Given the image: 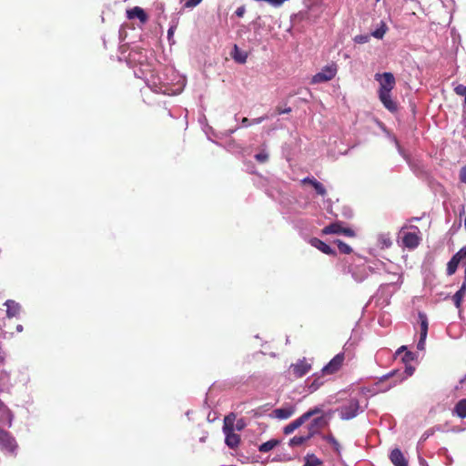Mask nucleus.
Masks as SVG:
<instances>
[{"label":"nucleus","instance_id":"nucleus-1","mask_svg":"<svg viewBox=\"0 0 466 466\" xmlns=\"http://www.w3.org/2000/svg\"><path fill=\"white\" fill-rule=\"evenodd\" d=\"M223 432L225 434V443L230 449H236L240 444V435L234 432V420L230 416L224 419Z\"/></svg>","mask_w":466,"mask_h":466},{"label":"nucleus","instance_id":"nucleus-2","mask_svg":"<svg viewBox=\"0 0 466 466\" xmlns=\"http://www.w3.org/2000/svg\"><path fill=\"white\" fill-rule=\"evenodd\" d=\"M337 72H338L337 64L334 62H331L330 64L325 66L319 72L315 74L312 76L310 83L312 85H315V84H320V83H325V82L330 81L336 76Z\"/></svg>","mask_w":466,"mask_h":466},{"label":"nucleus","instance_id":"nucleus-3","mask_svg":"<svg viewBox=\"0 0 466 466\" xmlns=\"http://www.w3.org/2000/svg\"><path fill=\"white\" fill-rule=\"evenodd\" d=\"M359 410V400L356 399H350L347 402L342 404L338 409V411L339 413L340 419L348 420L356 417L358 415Z\"/></svg>","mask_w":466,"mask_h":466},{"label":"nucleus","instance_id":"nucleus-4","mask_svg":"<svg viewBox=\"0 0 466 466\" xmlns=\"http://www.w3.org/2000/svg\"><path fill=\"white\" fill-rule=\"evenodd\" d=\"M374 77L380 83L379 92H391L395 87V77L390 72L377 73Z\"/></svg>","mask_w":466,"mask_h":466},{"label":"nucleus","instance_id":"nucleus-5","mask_svg":"<svg viewBox=\"0 0 466 466\" xmlns=\"http://www.w3.org/2000/svg\"><path fill=\"white\" fill-rule=\"evenodd\" d=\"M321 232L324 235L342 234L350 238L355 237V231L350 228L343 227L341 222L331 223L326 226L324 228H322Z\"/></svg>","mask_w":466,"mask_h":466},{"label":"nucleus","instance_id":"nucleus-6","mask_svg":"<svg viewBox=\"0 0 466 466\" xmlns=\"http://www.w3.org/2000/svg\"><path fill=\"white\" fill-rule=\"evenodd\" d=\"M413 232H403L402 236L403 246L410 249L416 248L420 242V237L419 236V228L417 227H413Z\"/></svg>","mask_w":466,"mask_h":466},{"label":"nucleus","instance_id":"nucleus-7","mask_svg":"<svg viewBox=\"0 0 466 466\" xmlns=\"http://www.w3.org/2000/svg\"><path fill=\"white\" fill-rule=\"evenodd\" d=\"M344 360V353L337 354L325 367H323L322 372L326 374L336 373L341 368Z\"/></svg>","mask_w":466,"mask_h":466},{"label":"nucleus","instance_id":"nucleus-8","mask_svg":"<svg viewBox=\"0 0 466 466\" xmlns=\"http://www.w3.org/2000/svg\"><path fill=\"white\" fill-rule=\"evenodd\" d=\"M311 369V365L309 364L305 359L299 360L297 363L290 366V370L295 377L301 378L306 375Z\"/></svg>","mask_w":466,"mask_h":466},{"label":"nucleus","instance_id":"nucleus-9","mask_svg":"<svg viewBox=\"0 0 466 466\" xmlns=\"http://www.w3.org/2000/svg\"><path fill=\"white\" fill-rule=\"evenodd\" d=\"M296 411L293 405L287 404L281 408L276 409L272 411L273 417L279 420H287L290 418Z\"/></svg>","mask_w":466,"mask_h":466},{"label":"nucleus","instance_id":"nucleus-10","mask_svg":"<svg viewBox=\"0 0 466 466\" xmlns=\"http://www.w3.org/2000/svg\"><path fill=\"white\" fill-rule=\"evenodd\" d=\"M391 92H379V98L383 106L390 112H395L398 108L397 103L391 97Z\"/></svg>","mask_w":466,"mask_h":466},{"label":"nucleus","instance_id":"nucleus-11","mask_svg":"<svg viewBox=\"0 0 466 466\" xmlns=\"http://www.w3.org/2000/svg\"><path fill=\"white\" fill-rule=\"evenodd\" d=\"M309 244L326 255L335 256L336 251L318 238H311Z\"/></svg>","mask_w":466,"mask_h":466},{"label":"nucleus","instance_id":"nucleus-12","mask_svg":"<svg viewBox=\"0 0 466 466\" xmlns=\"http://www.w3.org/2000/svg\"><path fill=\"white\" fill-rule=\"evenodd\" d=\"M127 16L128 19L138 18L139 21L143 24H145L148 19L146 12L139 6H135L131 9H128L127 11Z\"/></svg>","mask_w":466,"mask_h":466},{"label":"nucleus","instance_id":"nucleus-13","mask_svg":"<svg viewBox=\"0 0 466 466\" xmlns=\"http://www.w3.org/2000/svg\"><path fill=\"white\" fill-rule=\"evenodd\" d=\"M301 184H303V185H306V184L311 185L314 187V189L317 192V194L321 196V197H324L327 194V190H326L325 187L323 186V184L319 182L314 177H305V178H303L301 180Z\"/></svg>","mask_w":466,"mask_h":466},{"label":"nucleus","instance_id":"nucleus-14","mask_svg":"<svg viewBox=\"0 0 466 466\" xmlns=\"http://www.w3.org/2000/svg\"><path fill=\"white\" fill-rule=\"evenodd\" d=\"M390 460L395 466H408V461L404 458L401 451L398 448L391 451Z\"/></svg>","mask_w":466,"mask_h":466},{"label":"nucleus","instance_id":"nucleus-15","mask_svg":"<svg viewBox=\"0 0 466 466\" xmlns=\"http://www.w3.org/2000/svg\"><path fill=\"white\" fill-rule=\"evenodd\" d=\"M326 424L327 421L323 416L313 419L309 426V433H312L313 436L319 431V429L323 428Z\"/></svg>","mask_w":466,"mask_h":466},{"label":"nucleus","instance_id":"nucleus-16","mask_svg":"<svg viewBox=\"0 0 466 466\" xmlns=\"http://www.w3.org/2000/svg\"><path fill=\"white\" fill-rule=\"evenodd\" d=\"M5 306L7 317L13 318L19 314L21 307L17 302L9 299L5 302Z\"/></svg>","mask_w":466,"mask_h":466},{"label":"nucleus","instance_id":"nucleus-17","mask_svg":"<svg viewBox=\"0 0 466 466\" xmlns=\"http://www.w3.org/2000/svg\"><path fill=\"white\" fill-rule=\"evenodd\" d=\"M305 420L303 419L302 415L290 422L289 424L286 425L283 429V432L286 435L291 434L295 430L299 428L303 423H305Z\"/></svg>","mask_w":466,"mask_h":466},{"label":"nucleus","instance_id":"nucleus-18","mask_svg":"<svg viewBox=\"0 0 466 466\" xmlns=\"http://www.w3.org/2000/svg\"><path fill=\"white\" fill-rule=\"evenodd\" d=\"M466 295V284L462 283L460 289L453 295L452 301L457 309L461 307L463 298Z\"/></svg>","mask_w":466,"mask_h":466},{"label":"nucleus","instance_id":"nucleus-19","mask_svg":"<svg viewBox=\"0 0 466 466\" xmlns=\"http://www.w3.org/2000/svg\"><path fill=\"white\" fill-rule=\"evenodd\" d=\"M420 325V338L421 340H426L428 334V319L424 313H419Z\"/></svg>","mask_w":466,"mask_h":466},{"label":"nucleus","instance_id":"nucleus-20","mask_svg":"<svg viewBox=\"0 0 466 466\" xmlns=\"http://www.w3.org/2000/svg\"><path fill=\"white\" fill-rule=\"evenodd\" d=\"M454 413L461 418H466V399H462L457 402L454 408Z\"/></svg>","mask_w":466,"mask_h":466},{"label":"nucleus","instance_id":"nucleus-21","mask_svg":"<svg viewBox=\"0 0 466 466\" xmlns=\"http://www.w3.org/2000/svg\"><path fill=\"white\" fill-rule=\"evenodd\" d=\"M312 437V433H309L307 436H294L289 440V445L290 447L300 446Z\"/></svg>","mask_w":466,"mask_h":466},{"label":"nucleus","instance_id":"nucleus-22","mask_svg":"<svg viewBox=\"0 0 466 466\" xmlns=\"http://www.w3.org/2000/svg\"><path fill=\"white\" fill-rule=\"evenodd\" d=\"M460 263H461V261L459 260V258H457L455 255H453V257L451 258V260L447 264V269H446L447 275L448 276L453 275L456 272L457 268Z\"/></svg>","mask_w":466,"mask_h":466},{"label":"nucleus","instance_id":"nucleus-23","mask_svg":"<svg viewBox=\"0 0 466 466\" xmlns=\"http://www.w3.org/2000/svg\"><path fill=\"white\" fill-rule=\"evenodd\" d=\"M388 25L385 22L380 21V26L371 33V35L377 39H382L388 31Z\"/></svg>","mask_w":466,"mask_h":466},{"label":"nucleus","instance_id":"nucleus-24","mask_svg":"<svg viewBox=\"0 0 466 466\" xmlns=\"http://www.w3.org/2000/svg\"><path fill=\"white\" fill-rule=\"evenodd\" d=\"M392 242L389 234H380L378 236V245L381 248H388L391 246Z\"/></svg>","mask_w":466,"mask_h":466},{"label":"nucleus","instance_id":"nucleus-25","mask_svg":"<svg viewBox=\"0 0 466 466\" xmlns=\"http://www.w3.org/2000/svg\"><path fill=\"white\" fill-rule=\"evenodd\" d=\"M279 441H278L276 439L269 440V441L262 443L259 446L258 451L261 452H268V451L273 450L277 445H279Z\"/></svg>","mask_w":466,"mask_h":466},{"label":"nucleus","instance_id":"nucleus-26","mask_svg":"<svg viewBox=\"0 0 466 466\" xmlns=\"http://www.w3.org/2000/svg\"><path fill=\"white\" fill-rule=\"evenodd\" d=\"M334 243L337 244L338 248L342 254H350L352 252V248L345 242L340 239H336Z\"/></svg>","mask_w":466,"mask_h":466},{"label":"nucleus","instance_id":"nucleus-27","mask_svg":"<svg viewBox=\"0 0 466 466\" xmlns=\"http://www.w3.org/2000/svg\"><path fill=\"white\" fill-rule=\"evenodd\" d=\"M12 443V438L8 434V432L0 429V445L7 447Z\"/></svg>","mask_w":466,"mask_h":466},{"label":"nucleus","instance_id":"nucleus-28","mask_svg":"<svg viewBox=\"0 0 466 466\" xmlns=\"http://www.w3.org/2000/svg\"><path fill=\"white\" fill-rule=\"evenodd\" d=\"M321 464V461L317 458L315 455H308L306 457V461L303 466H319Z\"/></svg>","mask_w":466,"mask_h":466},{"label":"nucleus","instance_id":"nucleus-29","mask_svg":"<svg viewBox=\"0 0 466 466\" xmlns=\"http://www.w3.org/2000/svg\"><path fill=\"white\" fill-rule=\"evenodd\" d=\"M322 412V409L320 407H314L313 409L309 410L307 412L302 414L303 419L307 421L312 416L317 414H320Z\"/></svg>","mask_w":466,"mask_h":466},{"label":"nucleus","instance_id":"nucleus-30","mask_svg":"<svg viewBox=\"0 0 466 466\" xmlns=\"http://www.w3.org/2000/svg\"><path fill=\"white\" fill-rule=\"evenodd\" d=\"M324 439L333 446V449L337 451V452H339V449H340V445L339 443V441L335 439V437L331 434L329 435H327L324 437Z\"/></svg>","mask_w":466,"mask_h":466},{"label":"nucleus","instance_id":"nucleus-31","mask_svg":"<svg viewBox=\"0 0 466 466\" xmlns=\"http://www.w3.org/2000/svg\"><path fill=\"white\" fill-rule=\"evenodd\" d=\"M234 49H235V55L233 56L234 60L240 64L245 63L246 59H247V56L238 52V47L237 45H235Z\"/></svg>","mask_w":466,"mask_h":466},{"label":"nucleus","instance_id":"nucleus-32","mask_svg":"<svg viewBox=\"0 0 466 466\" xmlns=\"http://www.w3.org/2000/svg\"><path fill=\"white\" fill-rule=\"evenodd\" d=\"M268 158L269 156L266 151H261L255 155V159L259 163H266Z\"/></svg>","mask_w":466,"mask_h":466},{"label":"nucleus","instance_id":"nucleus-33","mask_svg":"<svg viewBox=\"0 0 466 466\" xmlns=\"http://www.w3.org/2000/svg\"><path fill=\"white\" fill-rule=\"evenodd\" d=\"M322 384H323V381H321L319 378H316L309 385V390L310 392H313V391L317 390Z\"/></svg>","mask_w":466,"mask_h":466},{"label":"nucleus","instance_id":"nucleus-34","mask_svg":"<svg viewBox=\"0 0 466 466\" xmlns=\"http://www.w3.org/2000/svg\"><path fill=\"white\" fill-rule=\"evenodd\" d=\"M370 35H358L354 37V41L357 44H365L370 41Z\"/></svg>","mask_w":466,"mask_h":466},{"label":"nucleus","instance_id":"nucleus-35","mask_svg":"<svg viewBox=\"0 0 466 466\" xmlns=\"http://www.w3.org/2000/svg\"><path fill=\"white\" fill-rule=\"evenodd\" d=\"M454 92L456 93V95L465 97L466 96V86L463 85H458L457 86H455Z\"/></svg>","mask_w":466,"mask_h":466},{"label":"nucleus","instance_id":"nucleus-36","mask_svg":"<svg viewBox=\"0 0 466 466\" xmlns=\"http://www.w3.org/2000/svg\"><path fill=\"white\" fill-rule=\"evenodd\" d=\"M455 256L457 258H459V260L461 262L466 260V246L461 248L456 254Z\"/></svg>","mask_w":466,"mask_h":466},{"label":"nucleus","instance_id":"nucleus-37","mask_svg":"<svg viewBox=\"0 0 466 466\" xmlns=\"http://www.w3.org/2000/svg\"><path fill=\"white\" fill-rule=\"evenodd\" d=\"M201 1L202 0H187L185 3V7H187V8H193V7L197 6L198 4H200Z\"/></svg>","mask_w":466,"mask_h":466},{"label":"nucleus","instance_id":"nucleus-38","mask_svg":"<svg viewBox=\"0 0 466 466\" xmlns=\"http://www.w3.org/2000/svg\"><path fill=\"white\" fill-rule=\"evenodd\" d=\"M459 177L461 182L466 184V167L461 168Z\"/></svg>","mask_w":466,"mask_h":466},{"label":"nucleus","instance_id":"nucleus-39","mask_svg":"<svg viewBox=\"0 0 466 466\" xmlns=\"http://www.w3.org/2000/svg\"><path fill=\"white\" fill-rule=\"evenodd\" d=\"M245 12H246L245 6L242 5V6H239L237 8V10L235 11V14L237 16L242 17L244 15Z\"/></svg>","mask_w":466,"mask_h":466},{"label":"nucleus","instance_id":"nucleus-40","mask_svg":"<svg viewBox=\"0 0 466 466\" xmlns=\"http://www.w3.org/2000/svg\"><path fill=\"white\" fill-rule=\"evenodd\" d=\"M249 126H251V120L248 117H243L241 119V127H248Z\"/></svg>","mask_w":466,"mask_h":466},{"label":"nucleus","instance_id":"nucleus-41","mask_svg":"<svg viewBox=\"0 0 466 466\" xmlns=\"http://www.w3.org/2000/svg\"><path fill=\"white\" fill-rule=\"evenodd\" d=\"M265 119H267L266 116H260V117H258V118H254V119L251 120V125L260 124Z\"/></svg>","mask_w":466,"mask_h":466},{"label":"nucleus","instance_id":"nucleus-42","mask_svg":"<svg viewBox=\"0 0 466 466\" xmlns=\"http://www.w3.org/2000/svg\"><path fill=\"white\" fill-rule=\"evenodd\" d=\"M245 426V423L242 420L237 421L236 425H234V429L236 428L238 431H241Z\"/></svg>","mask_w":466,"mask_h":466},{"label":"nucleus","instance_id":"nucleus-43","mask_svg":"<svg viewBox=\"0 0 466 466\" xmlns=\"http://www.w3.org/2000/svg\"><path fill=\"white\" fill-rule=\"evenodd\" d=\"M414 370H415V368L412 366H407L405 369V372H406L407 376H411L413 374Z\"/></svg>","mask_w":466,"mask_h":466},{"label":"nucleus","instance_id":"nucleus-44","mask_svg":"<svg viewBox=\"0 0 466 466\" xmlns=\"http://www.w3.org/2000/svg\"><path fill=\"white\" fill-rule=\"evenodd\" d=\"M417 349L420 350H423L425 349V340H421V338H420V340L417 344Z\"/></svg>","mask_w":466,"mask_h":466},{"label":"nucleus","instance_id":"nucleus-45","mask_svg":"<svg viewBox=\"0 0 466 466\" xmlns=\"http://www.w3.org/2000/svg\"><path fill=\"white\" fill-rule=\"evenodd\" d=\"M277 111H278V113H279V115H281V114H289V113H290V112H291V108H290V107H287V108H285V109L278 108V109H277Z\"/></svg>","mask_w":466,"mask_h":466},{"label":"nucleus","instance_id":"nucleus-46","mask_svg":"<svg viewBox=\"0 0 466 466\" xmlns=\"http://www.w3.org/2000/svg\"><path fill=\"white\" fill-rule=\"evenodd\" d=\"M174 29H175V27L171 26V27L168 29V31H167V37H168V39H169V40H170L171 36H172V35H173V34H174Z\"/></svg>","mask_w":466,"mask_h":466},{"label":"nucleus","instance_id":"nucleus-47","mask_svg":"<svg viewBox=\"0 0 466 466\" xmlns=\"http://www.w3.org/2000/svg\"><path fill=\"white\" fill-rule=\"evenodd\" d=\"M412 359H413V354L411 352L408 351L405 354L404 360H412Z\"/></svg>","mask_w":466,"mask_h":466},{"label":"nucleus","instance_id":"nucleus-48","mask_svg":"<svg viewBox=\"0 0 466 466\" xmlns=\"http://www.w3.org/2000/svg\"><path fill=\"white\" fill-rule=\"evenodd\" d=\"M16 329H17L18 331H21L22 330V326L19 325V326H17Z\"/></svg>","mask_w":466,"mask_h":466},{"label":"nucleus","instance_id":"nucleus-49","mask_svg":"<svg viewBox=\"0 0 466 466\" xmlns=\"http://www.w3.org/2000/svg\"><path fill=\"white\" fill-rule=\"evenodd\" d=\"M230 418L234 420V414L233 413H230Z\"/></svg>","mask_w":466,"mask_h":466},{"label":"nucleus","instance_id":"nucleus-50","mask_svg":"<svg viewBox=\"0 0 466 466\" xmlns=\"http://www.w3.org/2000/svg\"><path fill=\"white\" fill-rule=\"evenodd\" d=\"M230 418L234 420V414L233 413H230Z\"/></svg>","mask_w":466,"mask_h":466},{"label":"nucleus","instance_id":"nucleus-51","mask_svg":"<svg viewBox=\"0 0 466 466\" xmlns=\"http://www.w3.org/2000/svg\"><path fill=\"white\" fill-rule=\"evenodd\" d=\"M464 103H465V105H466V96L464 97Z\"/></svg>","mask_w":466,"mask_h":466}]
</instances>
